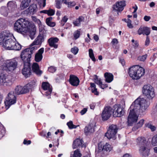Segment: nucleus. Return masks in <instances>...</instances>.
Masks as SVG:
<instances>
[{"label":"nucleus","mask_w":157,"mask_h":157,"mask_svg":"<svg viewBox=\"0 0 157 157\" xmlns=\"http://www.w3.org/2000/svg\"><path fill=\"white\" fill-rule=\"evenodd\" d=\"M14 29L22 34L29 33L32 39L35 37L36 33V28L35 25L26 18L18 19L14 25Z\"/></svg>","instance_id":"obj_1"},{"label":"nucleus","mask_w":157,"mask_h":157,"mask_svg":"<svg viewBox=\"0 0 157 157\" xmlns=\"http://www.w3.org/2000/svg\"><path fill=\"white\" fill-rule=\"evenodd\" d=\"M149 105V102L146 99L138 98L131 105L130 109L137 113H142L146 110Z\"/></svg>","instance_id":"obj_2"},{"label":"nucleus","mask_w":157,"mask_h":157,"mask_svg":"<svg viewBox=\"0 0 157 157\" xmlns=\"http://www.w3.org/2000/svg\"><path fill=\"white\" fill-rule=\"evenodd\" d=\"M144 70L139 65L133 66L128 69V73L133 79H140L144 74Z\"/></svg>","instance_id":"obj_3"},{"label":"nucleus","mask_w":157,"mask_h":157,"mask_svg":"<svg viewBox=\"0 0 157 157\" xmlns=\"http://www.w3.org/2000/svg\"><path fill=\"white\" fill-rule=\"evenodd\" d=\"M0 44L7 50H19L21 48V46L18 43L16 42V40L13 37V39L10 37Z\"/></svg>","instance_id":"obj_4"},{"label":"nucleus","mask_w":157,"mask_h":157,"mask_svg":"<svg viewBox=\"0 0 157 157\" xmlns=\"http://www.w3.org/2000/svg\"><path fill=\"white\" fill-rule=\"evenodd\" d=\"M113 147L108 143L104 144L103 141H101L98 144V147L96 149L95 154L96 155L103 156L105 152H110L112 150Z\"/></svg>","instance_id":"obj_5"},{"label":"nucleus","mask_w":157,"mask_h":157,"mask_svg":"<svg viewBox=\"0 0 157 157\" xmlns=\"http://www.w3.org/2000/svg\"><path fill=\"white\" fill-rule=\"evenodd\" d=\"M36 46L27 48L22 51L21 53V58L23 63H30L32 54L36 49Z\"/></svg>","instance_id":"obj_6"},{"label":"nucleus","mask_w":157,"mask_h":157,"mask_svg":"<svg viewBox=\"0 0 157 157\" xmlns=\"http://www.w3.org/2000/svg\"><path fill=\"white\" fill-rule=\"evenodd\" d=\"M142 92L144 95L149 99H152L155 96L154 88L150 84L144 85L142 88Z\"/></svg>","instance_id":"obj_7"},{"label":"nucleus","mask_w":157,"mask_h":157,"mask_svg":"<svg viewBox=\"0 0 157 157\" xmlns=\"http://www.w3.org/2000/svg\"><path fill=\"white\" fill-rule=\"evenodd\" d=\"M17 65V61L15 59L7 60L4 63L5 70L9 71H12L15 70Z\"/></svg>","instance_id":"obj_8"},{"label":"nucleus","mask_w":157,"mask_h":157,"mask_svg":"<svg viewBox=\"0 0 157 157\" xmlns=\"http://www.w3.org/2000/svg\"><path fill=\"white\" fill-rule=\"evenodd\" d=\"M117 129V127L116 125H111L109 127L107 132L105 133V136L109 139L115 140Z\"/></svg>","instance_id":"obj_9"},{"label":"nucleus","mask_w":157,"mask_h":157,"mask_svg":"<svg viewBox=\"0 0 157 157\" xmlns=\"http://www.w3.org/2000/svg\"><path fill=\"white\" fill-rule=\"evenodd\" d=\"M16 99L14 92L11 91L8 94L6 98V101H5V105L7 107V108L16 102Z\"/></svg>","instance_id":"obj_10"},{"label":"nucleus","mask_w":157,"mask_h":157,"mask_svg":"<svg viewBox=\"0 0 157 157\" xmlns=\"http://www.w3.org/2000/svg\"><path fill=\"white\" fill-rule=\"evenodd\" d=\"M113 114L114 117H120L123 115L124 111L122 107L120 105H115L113 107Z\"/></svg>","instance_id":"obj_11"},{"label":"nucleus","mask_w":157,"mask_h":157,"mask_svg":"<svg viewBox=\"0 0 157 157\" xmlns=\"http://www.w3.org/2000/svg\"><path fill=\"white\" fill-rule=\"evenodd\" d=\"M112 113V108L109 106L105 107L101 114V117L103 121L109 119Z\"/></svg>","instance_id":"obj_12"},{"label":"nucleus","mask_w":157,"mask_h":157,"mask_svg":"<svg viewBox=\"0 0 157 157\" xmlns=\"http://www.w3.org/2000/svg\"><path fill=\"white\" fill-rule=\"evenodd\" d=\"M129 110L130 112L128 117V124L130 125H131L132 123L137 121L138 118V116L136 113H137L135 111L131 109L130 107L129 109Z\"/></svg>","instance_id":"obj_13"},{"label":"nucleus","mask_w":157,"mask_h":157,"mask_svg":"<svg viewBox=\"0 0 157 157\" xmlns=\"http://www.w3.org/2000/svg\"><path fill=\"white\" fill-rule=\"evenodd\" d=\"M24 67L22 70V74L27 77L31 74L30 63H24Z\"/></svg>","instance_id":"obj_14"},{"label":"nucleus","mask_w":157,"mask_h":157,"mask_svg":"<svg viewBox=\"0 0 157 157\" xmlns=\"http://www.w3.org/2000/svg\"><path fill=\"white\" fill-rule=\"evenodd\" d=\"M45 34L43 33H40L37 37L35 39V40L32 43L31 45H33L40 44L43 42L46 37Z\"/></svg>","instance_id":"obj_15"},{"label":"nucleus","mask_w":157,"mask_h":157,"mask_svg":"<svg viewBox=\"0 0 157 157\" xmlns=\"http://www.w3.org/2000/svg\"><path fill=\"white\" fill-rule=\"evenodd\" d=\"M125 6V2L124 1H121L117 2L116 4L113 6V8L114 10L120 12L123 10Z\"/></svg>","instance_id":"obj_16"},{"label":"nucleus","mask_w":157,"mask_h":157,"mask_svg":"<svg viewBox=\"0 0 157 157\" xmlns=\"http://www.w3.org/2000/svg\"><path fill=\"white\" fill-rule=\"evenodd\" d=\"M150 28L146 26H141L137 31L139 35L143 34L147 36L150 34Z\"/></svg>","instance_id":"obj_17"},{"label":"nucleus","mask_w":157,"mask_h":157,"mask_svg":"<svg viewBox=\"0 0 157 157\" xmlns=\"http://www.w3.org/2000/svg\"><path fill=\"white\" fill-rule=\"evenodd\" d=\"M10 35L8 31H4L2 32L0 34V44H2L6 40L10 38Z\"/></svg>","instance_id":"obj_18"},{"label":"nucleus","mask_w":157,"mask_h":157,"mask_svg":"<svg viewBox=\"0 0 157 157\" xmlns=\"http://www.w3.org/2000/svg\"><path fill=\"white\" fill-rule=\"evenodd\" d=\"M42 87L45 92V95L46 96L49 95L51 93L52 89L49 83L46 82H44L42 84Z\"/></svg>","instance_id":"obj_19"},{"label":"nucleus","mask_w":157,"mask_h":157,"mask_svg":"<svg viewBox=\"0 0 157 157\" xmlns=\"http://www.w3.org/2000/svg\"><path fill=\"white\" fill-rule=\"evenodd\" d=\"M69 81L70 84L71 85L75 86H78L80 82V81L78 78L76 76L73 75H70Z\"/></svg>","instance_id":"obj_20"},{"label":"nucleus","mask_w":157,"mask_h":157,"mask_svg":"<svg viewBox=\"0 0 157 157\" xmlns=\"http://www.w3.org/2000/svg\"><path fill=\"white\" fill-rule=\"evenodd\" d=\"M2 71V70H0V84L7 85V83H9L10 81L7 78V75Z\"/></svg>","instance_id":"obj_21"},{"label":"nucleus","mask_w":157,"mask_h":157,"mask_svg":"<svg viewBox=\"0 0 157 157\" xmlns=\"http://www.w3.org/2000/svg\"><path fill=\"white\" fill-rule=\"evenodd\" d=\"M139 151L142 156H147L149 154L150 149L147 147V146H143L140 147Z\"/></svg>","instance_id":"obj_22"},{"label":"nucleus","mask_w":157,"mask_h":157,"mask_svg":"<svg viewBox=\"0 0 157 157\" xmlns=\"http://www.w3.org/2000/svg\"><path fill=\"white\" fill-rule=\"evenodd\" d=\"M94 123H90L86 126L84 129V133L86 135H89L94 131Z\"/></svg>","instance_id":"obj_23"},{"label":"nucleus","mask_w":157,"mask_h":157,"mask_svg":"<svg viewBox=\"0 0 157 157\" xmlns=\"http://www.w3.org/2000/svg\"><path fill=\"white\" fill-rule=\"evenodd\" d=\"M37 10V6L35 4H32L28 8L26 9L24 12L25 14H33Z\"/></svg>","instance_id":"obj_24"},{"label":"nucleus","mask_w":157,"mask_h":157,"mask_svg":"<svg viewBox=\"0 0 157 157\" xmlns=\"http://www.w3.org/2000/svg\"><path fill=\"white\" fill-rule=\"evenodd\" d=\"M59 40V39L57 37H51L48 39V42L51 47L57 48L58 45L56 43L58 42Z\"/></svg>","instance_id":"obj_25"},{"label":"nucleus","mask_w":157,"mask_h":157,"mask_svg":"<svg viewBox=\"0 0 157 157\" xmlns=\"http://www.w3.org/2000/svg\"><path fill=\"white\" fill-rule=\"evenodd\" d=\"M44 48H41L38 50V52L36 54L35 59L36 62H39L42 60L43 58L42 54L44 52Z\"/></svg>","instance_id":"obj_26"},{"label":"nucleus","mask_w":157,"mask_h":157,"mask_svg":"<svg viewBox=\"0 0 157 157\" xmlns=\"http://www.w3.org/2000/svg\"><path fill=\"white\" fill-rule=\"evenodd\" d=\"M94 81L95 83L98 85L100 88L102 89H104L107 87V85L103 84L101 79L98 78L97 76L96 75H94Z\"/></svg>","instance_id":"obj_27"},{"label":"nucleus","mask_w":157,"mask_h":157,"mask_svg":"<svg viewBox=\"0 0 157 157\" xmlns=\"http://www.w3.org/2000/svg\"><path fill=\"white\" fill-rule=\"evenodd\" d=\"M8 8L10 9L11 11L13 12L17 9V5L16 2L13 1H9L7 4Z\"/></svg>","instance_id":"obj_28"},{"label":"nucleus","mask_w":157,"mask_h":157,"mask_svg":"<svg viewBox=\"0 0 157 157\" xmlns=\"http://www.w3.org/2000/svg\"><path fill=\"white\" fill-rule=\"evenodd\" d=\"M32 70L37 75H40L42 71L39 70L38 64L37 63H34L32 66Z\"/></svg>","instance_id":"obj_29"},{"label":"nucleus","mask_w":157,"mask_h":157,"mask_svg":"<svg viewBox=\"0 0 157 157\" xmlns=\"http://www.w3.org/2000/svg\"><path fill=\"white\" fill-rule=\"evenodd\" d=\"M137 144L139 145V147L143 146H147V141L144 137H139L136 140Z\"/></svg>","instance_id":"obj_30"},{"label":"nucleus","mask_w":157,"mask_h":157,"mask_svg":"<svg viewBox=\"0 0 157 157\" xmlns=\"http://www.w3.org/2000/svg\"><path fill=\"white\" fill-rule=\"evenodd\" d=\"M137 144L139 145V147L143 146H147V141L144 137H139L136 140Z\"/></svg>","instance_id":"obj_31"},{"label":"nucleus","mask_w":157,"mask_h":157,"mask_svg":"<svg viewBox=\"0 0 157 157\" xmlns=\"http://www.w3.org/2000/svg\"><path fill=\"white\" fill-rule=\"evenodd\" d=\"M83 141L79 138H77L75 140L73 144V148L75 149L77 148L78 146H82V144L83 143Z\"/></svg>","instance_id":"obj_32"},{"label":"nucleus","mask_w":157,"mask_h":157,"mask_svg":"<svg viewBox=\"0 0 157 157\" xmlns=\"http://www.w3.org/2000/svg\"><path fill=\"white\" fill-rule=\"evenodd\" d=\"M104 76L105 78V81L107 82H110L113 80V76L111 73L106 72L105 73Z\"/></svg>","instance_id":"obj_33"},{"label":"nucleus","mask_w":157,"mask_h":157,"mask_svg":"<svg viewBox=\"0 0 157 157\" xmlns=\"http://www.w3.org/2000/svg\"><path fill=\"white\" fill-rule=\"evenodd\" d=\"M31 0H22L20 4L21 10H24L28 7L30 2Z\"/></svg>","instance_id":"obj_34"},{"label":"nucleus","mask_w":157,"mask_h":157,"mask_svg":"<svg viewBox=\"0 0 157 157\" xmlns=\"http://www.w3.org/2000/svg\"><path fill=\"white\" fill-rule=\"evenodd\" d=\"M0 12L2 15L6 17L9 13V9L6 7L2 6L1 8Z\"/></svg>","instance_id":"obj_35"},{"label":"nucleus","mask_w":157,"mask_h":157,"mask_svg":"<svg viewBox=\"0 0 157 157\" xmlns=\"http://www.w3.org/2000/svg\"><path fill=\"white\" fill-rule=\"evenodd\" d=\"M84 17L82 16L79 17L75 21L73 22V23L75 26H79L80 25V23L83 21Z\"/></svg>","instance_id":"obj_36"},{"label":"nucleus","mask_w":157,"mask_h":157,"mask_svg":"<svg viewBox=\"0 0 157 157\" xmlns=\"http://www.w3.org/2000/svg\"><path fill=\"white\" fill-rule=\"evenodd\" d=\"M52 17H49L46 19V23L50 27H54L56 25L55 22L52 21Z\"/></svg>","instance_id":"obj_37"},{"label":"nucleus","mask_w":157,"mask_h":157,"mask_svg":"<svg viewBox=\"0 0 157 157\" xmlns=\"http://www.w3.org/2000/svg\"><path fill=\"white\" fill-rule=\"evenodd\" d=\"M144 120L143 119L141 120L139 122L137 123L132 129L133 131H135L137 129L139 128L142 127L144 124Z\"/></svg>","instance_id":"obj_38"},{"label":"nucleus","mask_w":157,"mask_h":157,"mask_svg":"<svg viewBox=\"0 0 157 157\" xmlns=\"http://www.w3.org/2000/svg\"><path fill=\"white\" fill-rule=\"evenodd\" d=\"M22 86H17L15 89V93L17 94H22Z\"/></svg>","instance_id":"obj_39"},{"label":"nucleus","mask_w":157,"mask_h":157,"mask_svg":"<svg viewBox=\"0 0 157 157\" xmlns=\"http://www.w3.org/2000/svg\"><path fill=\"white\" fill-rule=\"evenodd\" d=\"M89 54L90 57L91 59L94 62H95L96 59L94 56L93 50L92 49H89Z\"/></svg>","instance_id":"obj_40"},{"label":"nucleus","mask_w":157,"mask_h":157,"mask_svg":"<svg viewBox=\"0 0 157 157\" xmlns=\"http://www.w3.org/2000/svg\"><path fill=\"white\" fill-rule=\"evenodd\" d=\"M145 125L146 127L150 128L152 132L155 131L156 129V127L151 124L150 123L146 124Z\"/></svg>","instance_id":"obj_41"},{"label":"nucleus","mask_w":157,"mask_h":157,"mask_svg":"<svg viewBox=\"0 0 157 157\" xmlns=\"http://www.w3.org/2000/svg\"><path fill=\"white\" fill-rule=\"evenodd\" d=\"M71 156L72 157H81V155L80 153L79 150L78 149H77L74 151V154Z\"/></svg>","instance_id":"obj_42"},{"label":"nucleus","mask_w":157,"mask_h":157,"mask_svg":"<svg viewBox=\"0 0 157 157\" xmlns=\"http://www.w3.org/2000/svg\"><path fill=\"white\" fill-rule=\"evenodd\" d=\"M22 94L28 92L29 90H31L27 85L24 86L23 87H22Z\"/></svg>","instance_id":"obj_43"},{"label":"nucleus","mask_w":157,"mask_h":157,"mask_svg":"<svg viewBox=\"0 0 157 157\" xmlns=\"http://www.w3.org/2000/svg\"><path fill=\"white\" fill-rule=\"evenodd\" d=\"M36 81L35 80H33L29 82L27 84V85L30 89H31L34 87V85L36 83Z\"/></svg>","instance_id":"obj_44"},{"label":"nucleus","mask_w":157,"mask_h":157,"mask_svg":"<svg viewBox=\"0 0 157 157\" xmlns=\"http://www.w3.org/2000/svg\"><path fill=\"white\" fill-rule=\"evenodd\" d=\"M67 124L70 129L75 128L77 127V126L73 124V122L71 121L67 122Z\"/></svg>","instance_id":"obj_45"},{"label":"nucleus","mask_w":157,"mask_h":157,"mask_svg":"<svg viewBox=\"0 0 157 157\" xmlns=\"http://www.w3.org/2000/svg\"><path fill=\"white\" fill-rule=\"evenodd\" d=\"M152 144L154 146H157V134L153 137L152 140Z\"/></svg>","instance_id":"obj_46"},{"label":"nucleus","mask_w":157,"mask_h":157,"mask_svg":"<svg viewBox=\"0 0 157 157\" xmlns=\"http://www.w3.org/2000/svg\"><path fill=\"white\" fill-rule=\"evenodd\" d=\"M32 20L35 22L39 26L41 25V22L40 20L37 18L33 16L32 17Z\"/></svg>","instance_id":"obj_47"},{"label":"nucleus","mask_w":157,"mask_h":157,"mask_svg":"<svg viewBox=\"0 0 157 157\" xmlns=\"http://www.w3.org/2000/svg\"><path fill=\"white\" fill-rule=\"evenodd\" d=\"M78 51V49L76 47H74L71 49V52L75 55H76Z\"/></svg>","instance_id":"obj_48"},{"label":"nucleus","mask_w":157,"mask_h":157,"mask_svg":"<svg viewBox=\"0 0 157 157\" xmlns=\"http://www.w3.org/2000/svg\"><path fill=\"white\" fill-rule=\"evenodd\" d=\"M80 33V31L78 30H77L74 32V36L75 40H76L79 37Z\"/></svg>","instance_id":"obj_49"},{"label":"nucleus","mask_w":157,"mask_h":157,"mask_svg":"<svg viewBox=\"0 0 157 157\" xmlns=\"http://www.w3.org/2000/svg\"><path fill=\"white\" fill-rule=\"evenodd\" d=\"M147 57V54H145L142 56H140L138 57V60L141 61H144L145 59H146Z\"/></svg>","instance_id":"obj_50"},{"label":"nucleus","mask_w":157,"mask_h":157,"mask_svg":"<svg viewBox=\"0 0 157 157\" xmlns=\"http://www.w3.org/2000/svg\"><path fill=\"white\" fill-rule=\"evenodd\" d=\"M62 0H56V6L58 9H60L61 7V1Z\"/></svg>","instance_id":"obj_51"},{"label":"nucleus","mask_w":157,"mask_h":157,"mask_svg":"<svg viewBox=\"0 0 157 157\" xmlns=\"http://www.w3.org/2000/svg\"><path fill=\"white\" fill-rule=\"evenodd\" d=\"M56 70V68L53 66H51L48 68V71L51 73H53L55 72Z\"/></svg>","instance_id":"obj_52"},{"label":"nucleus","mask_w":157,"mask_h":157,"mask_svg":"<svg viewBox=\"0 0 157 157\" xmlns=\"http://www.w3.org/2000/svg\"><path fill=\"white\" fill-rule=\"evenodd\" d=\"M131 21L130 19H128L127 22V26L130 29H132L133 28V26L131 24Z\"/></svg>","instance_id":"obj_53"},{"label":"nucleus","mask_w":157,"mask_h":157,"mask_svg":"<svg viewBox=\"0 0 157 157\" xmlns=\"http://www.w3.org/2000/svg\"><path fill=\"white\" fill-rule=\"evenodd\" d=\"M48 15L49 16H52L55 14V11L53 9H50L48 10Z\"/></svg>","instance_id":"obj_54"},{"label":"nucleus","mask_w":157,"mask_h":157,"mask_svg":"<svg viewBox=\"0 0 157 157\" xmlns=\"http://www.w3.org/2000/svg\"><path fill=\"white\" fill-rule=\"evenodd\" d=\"M67 4L68 7H71L74 6L75 5V3L74 2H67Z\"/></svg>","instance_id":"obj_55"},{"label":"nucleus","mask_w":157,"mask_h":157,"mask_svg":"<svg viewBox=\"0 0 157 157\" xmlns=\"http://www.w3.org/2000/svg\"><path fill=\"white\" fill-rule=\"evenodd\" d=\"M92 92L94 93L95 95H98L99 94V92L97 91V90L96 88L94 89H92Z\"/></svg>","instance_id":"obj_56"},{"label":"nucleus","mask_w":157,"mask_h":157,"mask_svg":"<svg viewBox=\"0 0 157 157\" xmlns=\"http://www.w3.org/2000/svg\"><path fill=\"white\" fill-rule=\"evenodd\" d=\"M68 19V18L66 16H64L63 17L62 20V21L64 23L62 25V26H63L64 25L65 23L67 21Z\"/></svg>","instance_id":"obj_57"},{"label":"nucleus","mask_w":157,"mask_h":157,"mask_svg":"<svg viewBox=\"0 0 157 157\" xmlns=\"http://www.w3.org/2000/svg\"><path fill=\"white\" fill-rule=\"evenodd\" d=\"M118 43L117 40L116 38L113 39L111 42V43L113 44H117Z\"/></svg>","instance_id":"obj_58"},{"label":"nucleus","mask_w":157,"mask_h":157,"mask_svg":"<svg viewBox=\"0 0 157 157\" xmlns=\"http://www.w3.org/2000/svg\"><path fill=\"white\" fill-rule=\"evenodd\" d=\"M150 42V40L149 37L148 36H147L145 42V45L147 46L148 45Z\"/></svg>","instance_id":"obj_59"},{"label":"nucleus","mask_w":157,"mask_h":157,"mask_svg":"<svg viewBox=\"0 0 157 157\" xmlns=\"http://www.w3.org/2000/svg\"><path fill=\"white\" fill-rule=\"evenodd\" d=\"M2 128V131L0 132V139L1 137H2L4 135L3 134L5 133V129L3 127Z\"/></svg>","instance_id":"obj_60"},{"label":"nucleus","mask_w":157,"mask_h":157,"mask_svg":"<svg viewBox=\"0 0 157 157\" xmlns=\"http://www.w3.org/2000/svg\"><path fill=\"white\" fill-rule=\"evenodd\" d=\"M87 111V109L84 108L81 111L80 113L82 115H83Z\"/></svg>","instance_id":"obj_61"},{"label":"nucleus","mask_w":157,"mask_h":157,"mask_svg":"<svg viewBox=\"0 0 157 157\" xmlns=\"http://www.w3.org/2000/svg\"><path fill=\"white\" fill-rule=\"evenodd\" d=\"M151 19L150 17L149 16H145L144 18V20L146 21H148Z\"/></svg>","instance_id":"obj_62"},{"label":"nucleus","mask_w":157,"mask_h":157,"mask_svg":"<svg viewBox=\"0 0 157 157\" xmlns=\"http://www.w3.org/2000/svg\"><path fill=\"white\" fill-rule=\"evenodd\" d=\"M31 143V141L30 140L27 141L26 140H24L23 141V144H30Z\"/></svg>","instance_id":"obj_63"},{"label":"nucleus","mask_w":157,"mask_h":157,"mask_svg":"<svg viewBox=\"0 0 157 157\" xmlns=\"http://www.w3.org/2000/svg\"><path fill=\"white\" fill-rule=\"evenodd\" d=\"M95 104L94 103H92L90 105V109H94L95 107Z\"/></svg>","instance_id":"obj_64"}]
</instances>
